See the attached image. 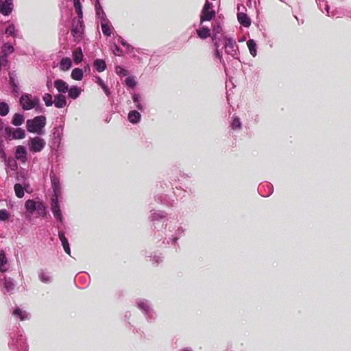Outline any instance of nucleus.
Returning a JSON list of instances; mask_svg holds the SVG:
<instances>
[{
  "label": "nucleus",
  "instance_id": "nucleus-24",
  "mask_svg": "<svg viewBox=\"0 0 351 351\" xmlns=\"http://www.w3.org/2000/svg\"><path fill=\"white\" fill-rule=\"evenodd\" d=\"M239 22L244 27H248L251 24L250 19L244 13H239L237 14Z\"/></svg>",
  "mask_w": 351,
  "mask_h": 351
},
{
  "label": "nucleus",
  "instance_id": "nucleus-1",
  "mask_svg": "<svg viewBox=\"0 0 351 351\" xmlns=\"http://www.w3.org/2000/svg\"><path fill=\"white\" fill-rule=\"evenodd\" d=\"M46 124V118L44 116H38L33 119L27 121L26 126L28 132L37 134H44L43 128Z\"/></svg>",
  "mask_w": 351,
  "mask_h": 351
},
{
  "label": "nucleus",
  "instance_id": "nucleus-13",
  "mask_svg": "<svg viewBox=\"0 0 351 351\" xmlns=\"http://www.w3.org/2000/svg\"><path fill=\"white\" fill-rule=\"evenodd\" d=\"M27 151L25 147L18 146L16 149L15 157L16 159L20 160L21 162H25L26 161Z\"/></svg>",
  "mask_w": 351,
  "mask_h": 351
},
{
  "label": "nucleus",
  "instance_id": "nucleus-25",
  "mask_svg": "<svg viewBox=\"0 0 351 351\" xmlns=\"http://www.w3.org/2000/svg\"><path fill=\"white\" fill-rule=\"evenodd\" d=\"M66 92H68V95L70 98L75 99L80 96L82 90L76 86H73L68 88Z\"/></svg>",
  "mask_w": 351,
  "mask_h": 351
},
{
  "label": "nucleus",
  "instance_id": "nucleus-53",
  "mask_svg": "<svg viewBox=\"0 0 351 351\" xmlns=\"http://www.w3.org/2000/svg\"><path fill=\"white\" fill-rule=\"evenodd\" d=\"M182 351H193V350L191 348H186L183 349Z\"/></svg>",
  "mask_w": 351,
  "mask_h": 351
},
{
  "label": "nucleus",
  "instance_id": "nucleus-4",
  "mask_svg": "<svg viewBox=\"0 0 351 351\" xmlns=\"http://www.w3.org/2000/svg\"><path fill=\"white\" fill-rule=\"evenodd\" d=\"M223 43L226 53L233 58H237L239 48L234 39L225 36L223 38Z\"/></svg>",
  "mask_w": 351,
  "mask_h": 351
},
{
  "label": "nucleus",
  "instance_id": "nucleus-26",
  "mask_svg": "<svg viewBox=\"0 0 351 351\" xmlns=\"http://www.w3.org/2000/svg\"><path fill=\"white\" fill-rule=\"evenodd\" d=\"M72 61L69 58H63L60 62V70L65 71L71 69Z\"/></svg>",
  "mask_w": 351,
  "mask_h": 351
},
{
  "label": "nucleus",
  "instance_id": "nucleus-16",
  "mask_svg": "<svg viewBox=\"0 0 351 351\" xmlns=\"http://www.w3.org/2000/svg\"><path fill=\"white\" fill-rule=\"evenodd\" d=\"M100 23L103 34L107 36H110L112 34V27L110 25L108 19L100 21Z\"/></svg>",
  "mask_w": 351,
  "mask_h": 351
},
{
  "label": "nucleus",
  "instance_id": "nucleus-19",
  "mask_svg": "<svg viewBox=\"0 0 351 351\" xmlns=\"http://www.w3.org/2000/svg\"><path fill=\"white\" fill-rule=\"evenodd\" d=\"M54 86L58 92L64 93L68 90V84L62 80H56L54 82Z\"/></svg>",
  "mask_w": 351,
  "mask_h": 351
},
{
  "label": "nucleus",
  "instance_id": "nucleus-52",
  "mask_svg": "<svg viewBox=\"0 0 351 351\" xmlns=\"http://www.w3.org/2000/svg\"><path fill=\"white\" fill-rule=\"evenodd\" d=\"M323 5H324V7L325 12H326V14H327L328 16H330V15H329V12H328V9H329L328 5L326 4V3H324Z\"/></svg>",
  "mask_w": 351,
  "mask_h": 351
},
{
  "label": "nucleus",
  "instance_id": "nucleus-14",
  "mask_svg": "<svg viewBox=\"0 0 351 351\" xmlns=\"http://www.w3.org/2000/svg\"><path fill=\"white\" fill-rule=\"evenodd\" d=\"M9 269L8 259L3 250L0 252V271L5 272Z\"/></svg>",
  "mask_w": 351,
  "mask_h": 351
},
{
  "label": "nucleus",
  "instance_id": "nucleus-51",
  "mask_svg": "<svg viewBox=\"0 0 351 351\" xmlns=\"http://www.w3.org/2000/svg\"><path fill=\"white\" fill-rule=\"evenodd\" d=\"M202 10H213V3L206 1L204 5Z\"/></svg>",
  "mask_w": 351,
  "mask_h": 351
},
{
  "label": "nucleus",
  "instance_id": "nucleus-3",
  "mask_svg": "<svg viewBox=\"0 0 351 351\" xmlns=\"http://www.w3.org/2000/svg\"><path fill=\"white\" fill-rule=\"evenodd\" d=\"M19 102L23 110H29L38 105L39 99L36 96L25 93L21 95Z\"/></svg>",
  "mask_w": 351,
  "mask_h": 351
},
{
  "label": "nucleus",
  "instance_id": "nucleus-7",
  "mask_svg": "<svg viewBox=\"0 0 351 351\" xmlns=\"http://www.w3.org/2000/svg\"><path fill=\"white\" fill-rule=\"evenodd\" d=\"M14 51V47L10 43H5L1 49L2 55H0V70L7 64V56Z\"/></svg>",
  "mask_w": 351,
  "mask_h": 351
},
{
  "label": "nucleus",
  "instance_id": "nucleus-34",
  "mask_svg": "<svg viewBox=\"0 0 351 351\" xmlns=\"http://www.w3.org/2000/svg\"><path fill=\"white\" fill-rule=\"evenodd\" d=\"M24 122V117L23 114L19 113H16L14 114L12 123L16 126H19L23 124Z\"/></svg>",
  "mask_w": 351,
  "mask_h": 351
},
{
  "label": "nucleus",
  "instance_id": "nucleus-17",
  "mask_svg": "<svg viewBox=\"0 0 351 351\" xmlns=\"http://www.w3.org/2000/svg\"><path fill=\"white\" fill-rule=\"evenodd\" d=\"M53 104L58 108H64L66 104V97L62 94L55 95Z\"/></svg>",
  "mask_w": 351,
  "mask_h": 351
},
{
  "label": "nucleus",
  "instance_id": "nucleus-28",
  "mask_svg": "<svg viewBox=\"0 0 351 351\" xmlns=\"http://www.w3.org/2000/svg\"><path fill=\"white\" fill-rule=\"evenodd\" d=\"M166 217V214L162 211H152L149 217V219L154 222Z\"/></svg>",
  "mask_w": 351,
  "mask_h": 351
},
{
  "label": "nucleus",
  "instance_id": "nucleus-8",
  "mask_svg": "<svg viewBox=\"0 0 351 351\" xmlns=\"http://www.w3.org/2000/svg\"><path fill=\"white\" fill-rule=\"evenodd\" d=\"M197 36L201 39H206L211 36V30L206 23L199 21V27L196 30Z\"/></svg>",
  "mask_w": 351,
  "mask_h": 351
},
{
  "label": "nucleus",
  "instance_id": "nucleus-31",
  "mask_svg": "<svg viewBox=\"0 0 351 351\" xmlns=\"http://www.w3.org/2000/svg\"><path fill=\"white\" fill-rule=\"evenodd\" d=\"M13 315L16 317H19L21 320H25L27 319L29 317V315L28 313H27L25 311L21 310L19 308H16L14 312Z\"/></svg>",
  "mask_w": 351,
  "mask_h": 351
},
{
  "label": "nucleus",
  "instance_id": "nucleus-40",
  "mask_svg": "<svg viewBox=\"0 0 351 351\" xmlns=\"http://www.w3.org/2000/svg\"><path fill=\"white\" fill-rule=\"evenodd\" d=\"M95 79L97 84L101 86V88L103 89L106 95L107 96H109L110 92L106 84L104 83V82L99 77H96Z\"/></svg>",
  "mask_w": 351,
  "mask_h": 351
},
{
  "label": "nucleus",
  "instance_id": "nucleus-32",
  "mask_svg": "<svg viewBox=\"0 0 351 351\" xmlns=\"http://www.w3.org/2000/svg\"><path fill=\"white\" fill-rule=\"evenodd\" d=\"M73 60L75 64L81 62L83 60V53L81 48H77L73 51Z\"/></svg>",
  "mask_w": 351,
  "mask_h": 351
},
{
  "label": "nucleus",
  "instance_id": "nucleus-15",
  "mask_svg": "<svg viewBox=\"0 0 351 351\" xmlns=\"http://www.w3.org/2000/svg\"><path fill=\"white\" fill-rule=\"evenodd\" d=\"M215 16L214 10H202L200 15V21L206 23L211 21Z\"/></svg>",
  "mask_w": 351,
  "mask_h": 351
},
{
  "label": "nucleus",
  "instance_id": "nucleus-23",
  "mask_svg": "<svg viewBox=\"0 0 351 351\" xmlns=\"http://www.w3.org/2000/svg\"><path fill=\"white\" fill-rule=\"evenodd\" d=\"M58 236H59L60 240L61 241L62 247H63L65 252L70 255L71 250H70V247H69V243L68 242V240L65 237L64 232H59Z\"/></svg>",
  "mask_w": 351,
  "mask_h": 351
},
{
  "label": "nucleus",
  "instance_id": "nucleus-18",
  "mask_svg": "<svg viewBox=\"0 0 351 351\" xmlns=\"http://www.w3.org/2000/svg\"><path fill=\"white\" fill-rule=\"evenodd\" d=\"M132 100L134 103L135 107L140 111L143 112L145 110V106L143 104L141 96L139 94L134 93L132 95Z\"/></svg>",
  "mask_w": 351,
  "mask_h": 351
},
{
  "label": "nucleus",
  "instance_id": "nucleus-36",
  "mask_svg": "<svg viewBox=\"0 0 351 351\" xmlns=\"http://www.w3.org/2000/svg\"><path fill=\"white\" fill-rule=\"evenodd\" d=\"M11 136L14 139H22L25 138V133L23 129L16 128L12 132Z\"/></svg>",
  "mask_w": 351,
  "mask_h": 351
},
{
  "label": "nucleus",
  "instance_id": "nucleus-41",
  "mask_svg": "<svg viewBox=\"0 0 351 351\" xmlns=\"http://www.w3.org/2000/svg\"><path fill=\"white\" fill-rule=\"evenodd\" d=\"M119 42L125 48L127 53H132L134 51V48L123 38H120Z\"/></svg>",
  "mask_w": 351,
  "mask_h": 351
},
{
  "label": "nucleus",
  "instance_id": "nucleus-21",
  "mask_svg": "<svg viewBox=\"0 0 351 351\" xmlns=\"http://www.w3.org/2000/svg\"><path fill=\"white\" fill-rule=\"evenodd\" d=\"M38 278L40 280L44 283H49L51 282L52 277L49 271L41 269L38 271Z\"/></svg>",
  "mask_w": 351,
  "mask_h": 351
},
{
  "label": "nucleus",
  "instance_id": "nucleus-45",
  "mask_svg": "<svg viewBox=\"0 0 351 351\" xmlns=\"http://www.w3.org/2000/svg\"><path fill=\"white\" fill-rule=\"evenodd\" d=\"M9 112V106L5 102L0 103V114L1 116H5Z\"/></svg>",
  "mask_w": 351,
  "mask_h": 351
},
{
  "label": "nucleus",
  "instance_id": "nucleus-6",
  "mask_svg": "<svg viewBox=\"0 0 351 351\" xmlns=\"http://www.w3.org/2000/svg\"><path fill=\"white\" fill-rule=\"evenodd\" d=\"M45 145V141L39 136L30 138L28 143L29 150L33 152H40Z\"/></svg>",
  "mask_w": 351,
  "mask_h": 351
},
{
  "label": "nucleus",
  "instance_id": "nucleus-10",
  "mask_svg": "<svg viewBox=\"0 0 351 351\" xmlns=\"http://www.w3.org/2000/svg\"><path fill=\"white\" fill-rule=\"evenodd\" d=\"M51 210L54 217L60 222H62L63 217L61 213L58 199H57L56 197L51 198Z\"/></svg>",
  "mask_w": 351,
  "mask_h": 351
},
{
  "label": "nucleus",
  "instance_id": "nucleus-2",
  "mask_svg": "<svg viewBox=\"0 0 351 351\" xmlns=\"http://www.w3.org/2000/svg\"><path fill=\"white\" fill-rule=\"evenodd\" d=\"M25 207L27 211L32 214L34 211H36L38 215L40 216L46 215V206L44 205L42 201H35L33 199H28L26 201Z\"/></svg>",
  "mask_w": 351,
  "mask_h": 351
},
{
  "label": "nucleus",
  "instance_id": "nucleus-29",
  "mask_svg": "<svg viewBox=\"0 0 351 351\" xmlns=\"http://www.w3.org/2000/svg\"><path fill=\"white\" fill-rule=\"evenodd\" d=\"M16 75L14 73H10V84L12 87V91L18 94L19 93V88L18 84L16 82Z\"/></svg>",
  "mask_w": 351,
  "mask_h": 351
},
{
  "label": "nucleus",
  "instance_id": "nucleus-39",
  "mask_svg": "<svg viewBox=\"0 0 351 351\" xmlns=\"http://www.w3.org/2000/svg\"><path fill=\"white\" fill-rule=\"evenodd\" d=\"M94 66L99 72L104 71L106 68L105 62L100 59H97L94 62Z\"/></svg>",
  "mask_w": 351,
  "mask_h": 351
},
{
  "label": "nucleus",
  "instance_id": "nucleus-22",
  "mask_svg": "<svg viewBox=\"0 0 351 351\" xmlns=\"http://www.w3.org/2000/svg\"><path fill=\"white\" fill-rule=\"evenodd\" d=\"M64 128L62 125L55 128L53 130V138L55 143L59 145L60 143L62 135H63Z\"/></svg>",
  "mask_w": 351,
  "mask_h": 351
},
{
  "label": "nucleus",
  "instance_id": "nucleus-42",
  "mask_svg": "<svg viewBox=\"0 0 351 351\" xmlns=\"http://www.w3.org/2000/svg\"><path fill=\"white\" fill-rule=\"evenodd\" d=\"M14 191L16 195L19 198H21L24 196V190L23 186L20 184H16L14 185Z\"/></svg>",
  "mask_w": 351,
  "mask_h": 351
},
{
  "label": "nucleus",
  "instance_id": "nucleus-12",
  "mask_svg": "<svg viewBox=\"0 0 351 351\" xmlns=\"http://www.w3.org/2000/svg\"><path fill=\"white\" fill-rule=\"evenodd\" d=\"M19 30L16 28V26L13 23H8L5 28L3 34L6 37L16 38L17 36Z\"/></svg>",
  "mask_w": 351,
  "mask_h": 351
},
{
  "label": "nucleus",
  "instance_id": "nucleus-35",
  "mask_svg": "<svg viewBox=\"0 0 351 351\" xmlns=\"http://www.w3.org/2000/svg\"><path fill=\"white\" fill-rule=\"evenodd\" d=\"M83 71L78 68L74 69L71 74V78L75 80H81L83 78Z\"/></svg>",
  "mask_w": 351,
  "mask_h": 351
},
{
  "label": "nucleus",
  "instance_id": "nucleus-27",
  "mask_svg": "<svg viewBox=\"0 0 351 351\" xmlns=\"http://www.w3.org/2000/svg\"><path fill=\"white\" fill-rule=\"evenodd\" d=\"M247 46L248 47L250 54L253 57H256L257 55V44L253 39H250L247 42Z\"/></svg>",
  "mask_w": 351,
  "mask_h": 351
},
{
  "label": "nucleus",
  "instance_id": "nucleus-33",
  "mask_svg": "<svg viewBox=\"0 0 351 351\" xmlns=\"http://www.w3.org/2000/svg\"><path fill=\"white\" fill-rule=\"evenodd\" d=\"M214 45L215 47V51H214V56L216 58H217L221 64H225L224 60L223 59L222 52L219 49V43L216 41V42H215Z\"/></svg>",
  "mask_w": 351,
  "mask_h": 351
},
{
  "label": "nucleus",
  "instance_id": "nucleus-54",
  "mask_svg": "<svg viewBox=\"0 0 351 351\" xmlns=\"http://www.w3.org/2000/svg\"><path fill=\"white\" fill-rule=\"evenodd\" d=\"M73 31L75 32V33H77L79 31L77 30V28H75L73 29Z\"/></svg>",
  "mask_w": 351,
  "mask_h": 351
},
{
  "label": "nucleus",
  "instance_id": "nucleus-44",
  "mask_svg": "<svg viewBox=\"0 0 351 351\" xmlns=\"http://www.w3.org/2000/svg\"><path fill=\"white\" fill-rule=\"evenodd\" d=\"M43 99L47 106H51L53 104V97L51 94H45L43 97Z\"/></svg>",
  "mask_w": 351,
  "mask_h": 351
},
{
  "label": "nucleus",
  "instance_id": "nucleus-49",
  "mask_svg": "<svg viewBox=\"0 0 351 351\" xmlns=\"http://www.w3.org/2000/svg\"><path fill=\"white\" fill-rule=\"evenodd\" d=\"M116 73L119 75L125 76L128 75V71L125 70L124 68H123L121 66H116Z\"/></svg>",
  "mask_w": 351,
  "mask_h": 351
},
{
  "label": "nucleus",
  "instance_id": "nucleus-50",
  "mask_svg": "<svg viewBox=\"0 0 351 351\" xmlns=\"http://www.w3.org/2000/svg\"><path fill=\"white\" fill-rule=\"evenodd\" d=\"M112 52L115 56H121L123 55V51L116 45L112 48Z\"/></svg>",
  "mask_w": 351,
  "mask_h": 351
},
{
  "label": "nucleus",
  "instance_id": "nucleus-20",
  "mask_svg": "<svg viewBox=\"0 0 351 351\" xmlns=\"http://www.w3.org/2000/svg\"><path fill=\"white\" fill-rule=\"evenodd\" d=\"M128 119L130 123L136 124L140 122L141 119V115L140 112L136 110H131L128 113Z\"/></svg>",
  "mask_w": 351,
  "mask_h": 351
},
{
  "label": "nucleus",
  "instance_id": "nucleus-11",
  "mask_svg": "<svg viewBox=\"0 0 351 351\" xmlns=\"http://www.w3.org/2000/svg\"><path fill=\"white\" fill-rule=\"evenodd\" d=\"M13 9L12 0H0V13L3 15H9Z\"/></svg>",
  "mask_w": 351,
  "mask_h": 351
},
{
  "label": "nucleus",
  "instance_id": "nucleus-37",
  "mask_svg": "<svg viewBox=\"0 0 351 351\" xmlns=\"http://www.w3.org/2000/svg\"><path fill=\"white\" fill-rule=\"evenodd\" d=\"M3 285L7 291H11L14 288V283L13 280L10 278H4Z\"/></svg>",
  "mask_w": 351,
  "mask_h": 351
},
{
  "label": "nucleus",
  "instance_id": "nucleus-5",
  "mask_svg": "<svg viewBox=\"0 0 351 351\" xmlns=\"http://www.w3.org/2000/svg\"><path fill=\"white\" fill-rule=\"evenodd\" d=\"M137 307L145 314L147 319H154L156 317V313L152 309L150 302L145 299L136 300Z\"/></svg>",
  "mask_w": 351,
  "mask_h": 351
},
{
  "label": "nucleus",
  "instance_id": "nucleus-56",
  "mask_svg": "<svg viewBox=\"0 0 351 351\" xmlns=\"http://www.w3.org/2000/svg\"><path fill=\"white\" fill-rule=\"evenodd\" d=\"M320 9L322 10V12H324V10H322L321 4H319Z\"/></svg>",
  "mask_w": 351,
  "mask_h": 351
},
{
  "label": "nucleus",
  "instance_id": "nucleus-47",
  "mask_svg": "<svg viewBox=\"0 0 351 351\" xmlns=\"http://www.w3.org/2000/svg\"><path fill=\"white\" fill-rule=\"evenodd\" d=\"M125 84L130 88H134L136 85V82L134 77H128L125 80Z\"/></svg>",
  "mask_w": 351,
  "mask_h": 351
},
{
  "label": "nucleus",
  "instance_id": "nucleus-46",
  "mask_svg": "<svg viewBox=\"0 0 351 351\" xmlns=\"http://www.w3.org/2000/svg\"><path fill=\"white\" fill-rule=\"evenodd\" d=\"M231 127L233 130H238L241 128V123L238 117H234L231 123Z\"/></svg>",
  "mask_w": 351,
  "mask_h": 351
},
{
  "label": "nucleus",
  "instance_id": "nucleus-55",
  "mask_svg": "<svg viewBox=\"0 0 351 351\" xmlns=\"http://www.w3.org/2000/svg\"><path fill=\"white\" fill-rule=\"evenodd\" d=\"M6 131H7V132H10L11 128H6Z\"/></svg>",
  "mask_w": 351,
  "mask_h": 351
},
{
  "label": "nucleus",
  "instance_id": "nucleus-48",
  "mask_svg": "<svg viewBox=\"0 0 351 351\" xmlns=\"http://www.w3.org/2000/svg\"><path fill=\"white\" fill-rule=\"evenodd\" d=\"M10 217V213L5 209L0 210V220L6 221Z\"/></svg>",
  "mask_w": 351,
  "mask_h": 351
},
{
  "label": "nucleus",
  "instance_id": "nucleus-9",
  "mask_svg": "<svg viewBox=\"0 0 351 351\" xmlns=\"http://www.w3.org/2000/svg\"><path fill=\"white\" fill-rule=\"evenodd\" d=\"M51 186L53 189V195L51 197H56L57 199L61 196L62 188L59 178L56 177L54 174L50 175Z\"/></svg>",
  "mask_w": 351,
  "mask_h": 351
},
{
  "label": "nucleus",
  "instance_id": "nucleus-30",
  "mask_svg": "<svg viewBox=\"0 0 351 351\" xmlns=\"http://www.w3.org/2000/svg\"><path fill=\"white\" fill-rule=\"evenodd\" d=\"M95 6L96 14H97V17L100 19V21L107 19L101 5L99 3V0H96Z\"/></svg>",
  "mask_w": 351,
  "mask_h": 351
},
{
  "label": "nucleus",
  "instance_id": "nucleus-38",
  "mask_svg": "<svg viewBox=\"0 0 351 351\" xmlns=\"http://www.w3.org/2000/svg\"><path fill=\"white\" fill-rule=\"evenodd\" d=\"M212 28L213 32V39L216 40L217 34L222 32V27L219 23L215 22L213 23Z\"/></svg>",
  "mask_w": 351,
  "mask_h": 351
},
{
  "label": "nucleus",
  "instance_id": "nucleus-43",
  "mask_svg": "<svg viewBox=\"0 0 351 351\" xmlns=\"http://www.w3.org/2000/svg\"><path fill=\"white\" fill-rule=\"evenodd\" d=\"M74 8L76 10L77 14L80 18L82 17V5L80 3V0H73Z\"/></svg>",
  "mask_w": 351,
  "mask_h": 351
}]
</instances>
